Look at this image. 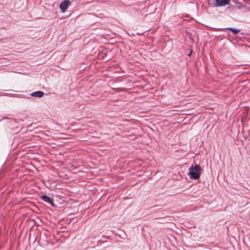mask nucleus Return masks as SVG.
I'll return each mask as SVG.
<instances>
[{
	"mask_svg": "<svg viewBox=\"0 0 250 250\" xmlns=\"http://www.w3.org/2000/svg\"><path fill=\"white\" fill-rule=\"evenodd\" d=\"M201 167L199 165H192L189 168L188 175L191 179L197 180L201 176Z\"/></svg>",
	"mask_w": 250,
	"mask_h": 250,
	"instance_id": "f257e3e1",
	"label": "nucleus"
},
{
	"mask_svg": "<svg viewBox=\"0 0 250 250\" xmlns=\"http://www.w3.org/2000/svg\"><path fill=\"white\" fill-rule=\"evenodd\" d=\"M214 6L218 7L229 4L230 0H214Z\"/></svg>",
	"mask_w": 250,
	"mask_h": 250,
	"instance_id": "f03ea898",
	"label": "nucleus"
},
{
	"mask_svg": "<svg viewBox=\"0 0 250 250\" xmlns=\"http://www.w3.org/2000/svg\"><path fill=\"white\" fill-rule=\"evenodd\" d=\"M70 4V2L68 0H64L60 4V8L62 12H64L67 9L68 5Z\"/></svg>",
	"mask_w": 250,
	"mask_h": 250,
	"instance_id": "7ed1b4c3",
	"label": "nucleus"
},
{
	"mask_svg": "<svg viewBox=\"0 0 250 250\" xmlns=\"http://www.w3.org/2000/svg\"><path fill=\"white\" fill-rule=\"evenodd\" d=\"M42 199L43 201L47 203L52 206H55L53 201L49 196L44 195L42 196Z\"/></svg>",
	"mask_w": 250,
	"mask_h": 250,
	"instance_id": "20e7f679",
	"label": "nucleus"
},
{
	"mask_svg": "<svg viewBox=\"0 0 250 250\" xmlns=\"http://www.w3.org/2000/svg\"><path fill=\"white\" fill-rule=\"evenodd\" d=\"M44 95L43 92L42 91H37L32 93L30 95L37 98H41Z\"/></svg>",
	"mask_w": 250,
	"mask_h": 250,
	"instance_id": "39448f33",
	"label": "nucleus"
},
{
	"mask_svg": "<svg viewBox=\"0 0 250 250\" xmlns=\"http://www.w3.org/2000/svg\"><path fill=\"white\" fill-rule=\"evenodd\" d=\"M224 29L229 30L232 31V33L234 34H236L238 33L240 31V29H236V28H232V27L226 28Z\"/></svg>",
	"mask_w": 250,
	"mask_h": 250,
	"instance_id": "423d86ee",
	"label": "nucleus"
},
{
	"mask_svg": "<svg viewBox=\"0 0 250 250\" xmlns=\"http://www.w3.org/2000/svg\"><path fill=\"white\" fill-rule=\"evenodd\" d=\"M9 95V94H8V93L0 92V96H8Z\"/></svg>",
	"mask_w": 250,
	"mask_h": 250,
	"instance_id": "0eeeda50",
	"label": "nucleus"
},
{
	"mask_svg": "<svg viewBox=\"0 0 250 250\" xmlns=\"http://www.w3.org/2000/svg\"><path fill=\"white\" fill-rule=\"evenodd\" d=\"M191 54H192V51H190V52L188 54V57H190Z\"/></svg>",
	"mask_w": 250,
	"mask_h": 250,
	"instance_id": "6e6552de",
	"label": "nucleus"
},
{
	"mask_svg": "<svg viewBox=\"0 0 250 250\" xmlns=\"http://www.w3.org/2000/svg\"><path fill=\"white\" fill-rule=\"evenodd\" d=\"M103 237H104V238H107V237H106V236H103Z\"/></svg>",
	"mask_w": 250,
	"mask_h": 250,
	"instance_id": "1a4fd4ad",
	"label": "nucleus"
}]
</instances>
